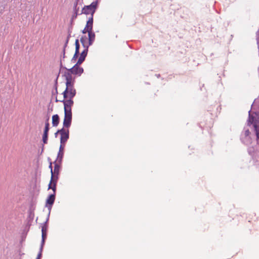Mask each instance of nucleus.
Returning <instances> with one entry per match:
<instances>
[{
    "label": "nucleus",
    "mask_w": 259,
    "mask_h": 259,
    "mask_svg": "<svg viewBox=\"0 0 259 259\" xmlns=\"http://www.w3.org/2000/svg\"><path fill=\"white\" fill-rule=\"evenodd\" d=\"M88 52V47L86 48H84L83 51L81 52L80 57L77 61V63L78 64H81L84 61L86 56H87Z\"/></svg>",
    "instance_id": "12"
},
{
    "label": "nucleus",
    "mask_w": 259,
    "mask_h": 259,
    "mask_svg": "<svg viewBox=\"0 0 259 259\" xmlns=\"http://www.w3.org/2000/svg\"><path fill=\"white\" fill-rule=\"evenodd\" d=\"M78 53H75V54H74L72 59H71V62H73L74 63L75 61H76V59H77V58L78 57Z\"/></svg>",
    "instance_id": "25"
},
{
    "label": "nucleus",
    "mask_w": 259,
    "mask_h": 259,
    "mask_svg": "<svg viewBox=\"0 0 259 259\" xmlns=\"http://www.w3.org/2000/svg\"><path fill=\"white\" fill-rule=\"evenodd\" d=\"M249 118L248 120V125H250L253 124L256 138L259 140V116L254 117L250 115V111L249 112Z\"/></svg>",
    "instance_id": "3"
},
{
    "label": "nucleus",
    "mask_w": 259,
    "mask_h": 259,
    "mask_svg": "<svg viewBox=\"0 0 259 259\" xmlns=\"http://www.w3.org/2000/svg\"><path fill=\"white\" fill-rule=\"evenodd\" d=\"M93 17H91L90 18H89L88 21L87 22L85 27H86V28H88L90 30L92 31L93 29Z\"/></svg>",
    "instance_id": "15"
},
{
    "label": "nucleus",
    "mask_w": 259,
    "mask_h": 259,
    "mask_svg": "<svg viewBox=\"0 0 259 259\" xmlns=\"http://www.w3.org/2000/svg\"><path fill=\"white\" fill-rule=\"evenodd\" d=\"M65 48L63 49V58L64 59L65 58Z\"/></svg>",
    "instance_id": "32"
},
{
    "label": "nucleus",
    "mask_w": 259,
    "mask_h": 259,
    "mask_svg": "<svg viewBox=\"0 0 259 259\" xmlns=\"http://www.w3.org/2000/svg\"><path fill=\"white\" fill-rule=\"evenodd\" d=\"M249 134H250V132H249V130L248 129L244 131V135H245V136H249Z\"/></svg>",
    "instance_id": "29"
},
{
    "label": "nucleus",
    "mask_w": 259,
    "mask_h": 259,
    "mask_svg": "<svg viewBox=\"0 0 259 259\" xmlns=\"http://www.w3.org/2000/svg\"><path fill=\"white\" fill-rule=\"evenodd\" d=\"M68 42V38L66 40V42H65V45H64V48H65V49L66 48V47L67 46Z\"/></svg>",
    "instance_id": "33"
},
{
    "label": "nucleus",
    "mask_w": 259,
    "mask_h": 259,
    "mask_svg": "<svg viewBox=\"0 0 259 259\" xmlns=\"http://www.w3.org/2000/svg\"><path fill=\"white\" fill-rule=\"evenodd\" d=\"M61 135L60 144H65L69 139V130H65L63 127L61 130H58Z\"/></svg>",
    "instance_id": "6"
},
{
    "label": "nucleus",
    "mask_w": 259,
    "mask_h": 259,
    "mask_svg": "<svg viewBox=\"0 0 259 259\" xmlns=\"http://www.w3.org/2000/svg\"><path fill=\"white\" fill-rule=\"evenodd\" d=\"M49 213H50V212ZM49 215H50V213H49ZM49 215H48L47 221H46V222L44 223V224H43V225L41 227L42 240H41V245L40 247V250H42L43 246H44V245L45 243V240L46 238V235H47L46 232H47V223L49 220Z\"/></svg>",
    "instance_id": "9"
},
{
    "label": "nucleus",
    "mask_w": 259,
    "mask_h": 259,
    "mask_svg": "<svg viewBox=\"0 0 259 259\" xmlns=\"http://www.w3.org/2000/svg\"><path fill=\"white\" fill-rule=\"evenodd\" d=\"M62 69H65L64 72L63 76L65 78L66 83H74L75 78L73 77V73L69 70L66 67L63 66L62 62V60L60 61V69L61 71Z\"/></svg>",
    "instance_id": "4"
},
{
    "label": "nucleus",
    "mask_w": 259,
    "mask_h": 259,
    "mask_svg": "<svg viewBox=\"0 0 259 259\" xmlns=\"http://www.w3.org/2000/svg\"><path fill=\"white\" fill-rule=\"evenodd\" d=\"M89 37V46H91L93 44L95 39V34L93 31H91L89 32L88 33Z\"/></svg>",
    "instance_id": "13"
},
{
    "label": "nucleus",
    "mask_w": 259,
    "mask_h": 259,
    "mask_svg": "<svg viewBox=\"0 0 259 259\" xmlns=\"http://www.w3.org/2000/svg\"><path fill=\"white\" fill-rule=\"evenodd\" d=\"M75 53H79V40L78 39H76L75 40Z\"/></svg>",
    "instance_id": "21"
},
{
    "label": "nucleus",
    "mask_w": 259,
    "mask_h": 259,
    "mask_svg": "<svg viewBox=\"0 0 259 259\" xmlns=\"http://www.w3.org/2000/svg\"><path fill=\"white\" fill-rule=\"evenodd\" d=\"M41 252H42V250L39 249V252L36 259H40V257L41 256Z\"/></svg>",
    "instance_id": "30"
},
{
    "label": "nucleus",
    "mask_w": 259,
    "mask_h": 259,
    "mask_svg": "<svg viewBox=\"0 0 259 259\" xmlns=\"http://www.w3.org/2000/svg\"><path fill=\"white\" fill-rule=\"evenodd\" d=\"M60 118L58 114L54 115L52 116V124L53 126H57L59 123Z\"/></svg>",
    "instance_id": "14"
},
{
    "label": "nucleus",
    "mask_w": 259,
    "mask_h": 259,
    "mask_svg": "<svg viewBox=\"0 0 259 259\" xmlns=\"http://www.w3.org/2000/svg\"><path fill=\"white\" fill-rule=\"evenodd\" d=\"M58 180L55 179L54 181V184L53 185V186L51 188V189L53 191V194H55L56 195V185L57 183Z\"/></svg>",
    "instance_id": "22"
},
{
    "label": "nucleus",
    "mask_w": 259,
    "mask_h": 259,
    "mask_svg": "<svg viewBox=\"0 0 259 259\" xmlns=\"http://www.w3.org/2000/svg\"><path fill=\"white\" fill-rule=\"evenodd\" d=\"M49 168H50V169H51V173L52 174V169H53L52 162H50V164H49Z\"/></svg>",
    "instance_id": "31"
},
{
    "label": "nucleus",
    "mask_w": 259,
    "mask_h": 259,
    "mask_svg": "<svg viewBox=\"0 0 259 259\" xmlns=\"http://www.w3.org/2000/svg\"><path fill=\"white\" fill-rule=\"evenodd\" d=\"M54 181H55V178L51 177L50 183L48 186L49 189H51L52 187L53 186V185H54Z\"/></svg>",
    "instance_id": "23"
},
{
    "label": "nucleus",
    "mask_w": 259,
    "mask_h": 259,
    "mask_svg": "<svg viewBox=\"0 0 259 259\" xmlns=\"http://www.w3.org/2000/svg\"><path fill=\"white\" fill-rule=\"evenodd\" d=\"M49 118H48L46 122H45V129H44V133H49V126H50V124H49Z\"/></svg>",
    "instance_id": "19"
},
{
    "label": "nucleus",
    "mask_w": 259,
    "mask_h": 259,
    "mask_svg": "<svg viewBox=\"0 0 259 259\" xmlns=\"http://www.w3.org/2000/svg\"><path fill=\"white\" fill-rule=\"evenodd\" d=\"M91 30H90L88 28H86V27H85V28H84L83 30H82V33L84 34V33H86L87 32H88L89 33V32H90Z\"/></svg>",
    "instance_id": "28"
},
{
    "label": "nucleus",
    "mask_w": 259,
    "mask_h": 259,
    "mask_svg": "<svg viewBox=\"0 0 259 259\" xmlns=\"http://www.w3.org/2000/svg\"><path fill=\"white\" fill-rule=\"evenodd\" d=\"M86 39H87V37L85 36H82L80 38V42L82 44L84 48H86L87 47H88V48H89V47L90 46H89V44L88 45L86 44V42H85Z\"/></svg>",
    "instance_id": "18"
},
{
    "label": "nucleus",
    "mask_w": 259,
    "mask_h": 259,
    "mask_svg": "<svg viewBox=\"0 0 259 259\" xmlns=\"http://www.w3.org/2000/svg\"><path fill=\"white\" fill-rule=\"evenodd\" d=\"M58 134H60V132H58V131H57V132L55 134V137H57Z\"/></svg>",
    "instance_id": "34"
},
{
    "label": "nucleus",
    "mask_w": 259,
    "mask_h": 259,
    "mask_svg": "<svg viewBox=\"0 0 259 259\" xmlns=\"http://www.w3.org/2000/svg\"><path fill=\"white\" fill-rule=\"evenodd\" d=\"M66 89L63 92L64 99L73 98L76 95V90L74 88V83H65Z\"/></svg>",
    "instance_id": "1"
},
{
    "label": "nucleus",
    "mask_w": 259,
    "mask_h": 259,
    "mask_svg": "<svg viewBox=\"0 0 259 259\" xmlns=\"http://www.w3.org/2000/svg\"><path fill=\"white\" fill-rule=\"evenodd\" d=\"M73 98H68V99H63V100L59 101L57 99H56V102H57L60 101L61 102H63L64 104V110H71V107L73 105V101L72 100Z\"/></svg>",
    "instance_id": "7"
},
{
    "label": "nucleus",
    "mask_w": 259,
    "mask_h": 259,
    "mask_svg": "<svg viewBox=\"0 0 259 259\" xmlns=\"http://www.w3.org/2000/svg\"><path fill=\"white\" fill-rule=\"evenodd\" d=\"M54 169H52L51 177L55 178L56 180H58L60 170L61 169V163L54 162Z\"/></svg>",
    "instance_id": "8"
},
{
    "label": "nucleus",
    "mask_w": 259,
    "mask_h": 259,
    "mask_svg": "<svg viewBox=\"0 0 259 259\" xmlns=\"http://www.w3.org/2000/svg\"><path fill=\"white\" fill-rule=\"evenodd\" d=\"M64 156V152H58L57 159L55 162L62 163V159Z\"/></svg>",
    "instance_id": "16"
},
{
    "label": "nucleus",
    "mask_w": 259,
    "mask_h": 259,
    "mask_svg": "<svg viewBox=\"0 0 259 259\" xmlns=\"http://www.w3.org/2000/svg\"><path fill=\"white\" fill-rule=\"evenodd\" d=\"M65 144H61L59 147V152H64V149Z\"/></svg>",
    "instance_id": "26"
},
{
    "label": "nucleus",
    "mask_w": 259,
    "mask_h": 259,
    "mask_svg": "<svg viewBox=\"0 0 259 259\" xmlns=\"http://www.w3.org/2000/svg\"><path fill=\"white\" fill-rule=\"evenodd\" d=\"M98 0H96L91 3V5L85 6L82 9L81 14L85 15L91 14V16L93 17L94 14L96 12L98 7Z\"/></svg>",
    "instance_id": "2"
},
{
    "label": "nucleus",
    "mask_w": 259,
    "mask_h": 259,
    "mask_svg": "<svg viewBox=\"0 0 259 259\" xmlns=\"http://www.w3.org/2000/svg\"><path fill=\"white\" fill-rule=\"evenodd\" d=\"M77 3H76L75 4H74V13L73 14V15L72 16V20L75 19L76 18L77 15H78V10H79V8H77Z\"/></svg>",
    "instance_id": "17"
},
{
    "label": "nucleus",
    "mask_w": 259,
    "mask_h": 259,
    "mask_svg": "<svg viewBox=\"0 0 259 259\" xmlns=\"http://www.w3.org/2000/svg\"><path fill=\"white\" fill-rule=\"evenodd\" d=\"M80 65V64H78L77 62L72 67L69 69V70L73 74L79 76L83 72V69L79 66Z\"/></svg>",
    "instance_id": "10"
},
{
    "label": "nucleus",
    "mask_w": 259,
    "mask_h": 259,
    "mask_svg": "<svg viewBox=\"0 0 259 259\" xmlns=\"http://www.w3.org/2000/svg\"><path fill=\"white\" fill-rule=\"evenodd\" d=\"M55 200V194H52L49 196L47 200H46V206L48 207L49 210H50L52 207V205L54 204Z\"/></svg>",
    "instance_id": "11"
},
{
    "label": "nucleus",
    "mask_w": 259,
    "mask_h": 259,
    "mask_svg": "<svg viewBox=\"0 0 259 259\" xmlns=\"http://www.w3.org/2000/svg\"><path fill=\"white\" fill-rule=\"evenodd\" d=\"M59 77V75H58L56 80H55V92H56V94H58V91H57V80H58V78Z\"/></svg>",
    "instance_id": "27"
},
{
    "label": "nucleus",
    "mask_w": 259,
    "mask_h": 259,
    "mask_svg": "<svg viewBox=\"0 0 259 259\" xmlns=\"http://www.w3.org/2000/svg\"><path fill=\"white\" fill-rule=\"evenodd\" d=\"M254 149L253 147H249L248 149L249 154L251 156H254Z\"/></svg>",
    "instance_id": "24"
},
{
    "label": "nucleus",
    "mask_w": 259,
    "mask_h": 259,
    "mask_svg": "<svg viewBox=\"0 0 259 259\" xmlns=\"http://www.w3.org/2000/svg\"><path fill=\"white\" fill-rule=\"evenodd\" d=\"M48 133H44L42 135V141L44 144H47L48 143Z\"/></svg>",
    "instance_id": "20"
},
{
    "label": "nucleus",
    "mask_w": 259,
    "mask_h": 259,
    "mask_svg": "<svg viewBox=\"0 0 259 259\" xmlns=\"http://www.w3.org/2000/svg\"><path fill=\"white\" fill-rule=\"evenodd\" d=\"M72 121L71 110H64V118L63 120V127L68 128L70 126Z\"/></svg>",
    "instance_id": "5"
}]
</instances>
